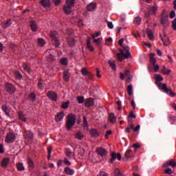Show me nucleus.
Listing matches in <instances>:
<instances>
[{
	"mask_svg": "<svg viewBox=\"0 0 176 176\" xmlns=\"http://www.w3.org/2000/svg\"><path fill=\"white\" fill-rule=\"evenodd\" d=\"M173 167L174 168V167H175V161H174V159H171L170 160L165 162L163 164V167H168L170 166Z\"/></svg>",
	"mask_w": 176,
	"mask_h": 176,
	"instance_id": "nucleus-20",
	"label": "nucleus"
},
{
	"mask_svg": "<svg viewBox=\"0 0 176 176\" xmlns=\"http://www.w3.org/2000/svg\"><path fill=\"white\" fill-rule=\"evenodd\" d=\"M75 137L77 140H82L83 138V134H82L80 132H78Z\"/></svg>",
	"mask_w": 176,
	"mask_h": 176,
	"instance_id": "nucleus-48",
	"label": "nucleus"
},
{
	"mask_svg": "<svg viewBox=\"0 0 176 176\" xmlns=\"http://www.w3.org/2000/svg\"><path fill=\"white\" fill-rule=\"evenodd\" d=\"M85 105L87 108H90V107H93L94 105V100L91 98L86 99L85 100Z\"/></svg>",
	"mask_w": 176,
	"mask_h": 176,
	"instance_id": "nucleus-18",
	"label": "nucleus"
},
{
	"mask_svg": "<svg viewBox=\"0 0 176 176\" xmlns=\"http://www.w3.org/2000/svg\"><path fill=\"white\" fill-rule=\"evenodd\" d=\"M77 101L78 104H83V101H85V98H83L82 96H78Z\"/></svg>",
	"mask_w": 176,
	"mask_h": 176,
	"instance_id": "nucleus-51",
	"label": "nucleus"
},
{
	"mask_svg": "<svg viewBox=\"0 0 176 176\" xmlns=\"http://www.w3.org/2000/svg\"><path fill=\"white\" fill-rule=\"evenodd\" d=\"M14 75L16 79H21L23 78V75L19 72H14Z\"/></svg>",
	"mask_w": 176,
	"mask_h": 176,
	"instance_id": "nucleus-44",
	"label": "nucleus"
},
{
	"mask_svg": "<svg viewBox=\"0 0 176 176\" xmlns=\"http://www.w3.org/2000/svg\"><path fill=\"white\" fill-rule=\"evenodd\" d=\"M43 87H43L42 78H40L38 83V88L40 89L41 90H43Z\"/></svg>",
	"mask_w": 176,
	"mask_h": 176,
	"instance_id": "nucleus-46",
	"label": "nucleus"
},
{
	"mask_svg": "<svg viewBox=\"0 0 176 176\" xmlns=\"http://www.w3.org/2000/svg\"><path fill=\"white\" fill-rule=\"evenodd\" d=\"M16 137L17 136L16 133H14V132H9L7 133L6 136L5 141L7 144H13V142L16 141Z\"/></svg>",
	"mask_w": 176,
	"mask_h": 176,
	"instance_id": "nucleus-6",
	"label": "nucleus"
},
{
	"mask_svg": "<svg viewBox=\"0 0 176 176\" xmlns=\"http://www.w3.org/2000/svg\"><path fill=\"white\" fill-rule=\"evenodd\" d=\"M123 42H124V38H121L118 41V45H120V46H122V48H123L124 46H125V45H123Z\"/></svg>",
	"mask_w": 176,
	"mask_h": 176,
	"instance_id": "nucleus-62",
	"label": "nucleus"
},
{
	"mask_svg": "<svg viewBox=\"0 0 176 176\" xmlns=\"http://www.w3.org/2000/svg\"><path fill=\"white\" fill-rule=\"evenodd\" d=\"M155 53L150 54V61L154 66V72H157L160 69L159 65H156V58H155Z\"/></svg>",
	"mask_w": 176,
	"mask_h": 176,
	"instance_id": "nucleus-9",
	"label": "nucleus"
},
{
	"mask_svg": "<svg viewBox=\"0 0 176 176\" xmlns=\"http://www.w3.org/2000/svg\"><path fill=\"white\" fill-rule=\"evenodd\" d=\"M75 5V0H67L65 2V6L63 7V10L65 14H71L72 12V8Z\"/></svg>",
	"mask_w": 176,
	"mask_h": 176,
	"instance_id": "nucleus-3",
	"label": "nucleus"
},
{
	"mask_svg": "<svg viewBox=\"0 0 176 176\" xmlns=\"http://www.w3.org/2000/svg\"><path fill=\"white\" fill-rule=\"evenodd\" d=\"M165 174H168V175H171L173 174V170L171 168H167L164 170Z\"/></svg>",
	"mask_w": 176,
	"mask_h": 176,
	"instance_id": "nucleus-56",
	"label": "nucleus"
},
{
	"mask_svg": "<svg viewBox=\"0 0 176 176\" xmlns=\"http://www.w3.org/2000/svg\"><path fill=\"white\" fill-rule=\"evenodd\" d=\"M109 119L111 123H116V116H115V113H111Z\"/></svg>",
	"mask_w": 176,
	"mask_h": 176,
	"instance_id": "nucleus-30",
	"label": "nucleus"
},
{
	"mask_svg": "<svg viewBox=\"0 0 176 176\" xmlns=\"http://www.w3.org/2000/svg\"><path fill=\"white\" fill-rule=\"evenodd\" d=\"M28 165L29 170H34L35 168V164L34 163V161L30 157L28 158Z\"/></svg>",
	"mask_w": 176,
	"mask_h": 176,
	"instance_id": "nucleus-23",
	"label": "nucleus"
},
{
	"mask_svg": "<svg viewBox=\"0 0 176 176\" xmlns=\"http://www.w3.org/2000/svg\"><path fill=\"white\" fill-rule=\"evenodd\" d=\"M65 155H66L67 157H69V159L75 157V153L72 152V151H71L69 148L65 149Z\"/></svg>",
	"mask_w": 176,
	"mask_h": 176,
	"instance_id": "nucleus-19",
	"label": "nucleus"
},
{
	"mask_svg": "<svg viewBox=\"0 0 176 176\" xmlns=\"http://www.w3.org/2000/svg\"><path fill=\"white\" fill-rule=\"evenodd\" d=\"M29 98H30L32 101H35V100H36V95H35V93L32 92L29 95Z\"/></svg>",
	"mask_w": 176,
	"mask_h": 176,
	"instance_id": "nucleus-43",
	"label": "nucleus"
},
{
	"mask_svg": "<svg viewBox=\"0 0 176 176\" xmlns=\"http://www.w3.org/2000/svg\"><path fill=\"white\" fill-rule=\"evenodd\" d=\"M157 5L150 6L148 7L147 12L145 13V17H149L150 16H156V12H157Z\"/></svg>",
	"mask_w": 176,
	"mask_h": 176,
	"instance_id": "nucleus-5",
	"label": "nucleus"
},
{
	"mask_svg": "<svg viewBox=\"0 0 176 176\" xmlns=\"http://www.w3.org/2000/svg\"><path fill=\"white\" fill-rule=\"evenodd\" d=\"M169 120H170V122L173 124V123H175L176 122V118L175 116H170L169 117Z\"/></svg>",
	"mask_w": 176,
	"mask_h": 176,
	"instance_id": "nucleus-55",
	"label": "nucleus"
},
{
	"mask_svg": "<svg viewBox=\"0 0 176 176\" xmlns=\"http://www.w3.org/2000/svg\"><path fill=\"white\" fill-rule=\"evenodd\" d=\"M168 21V16H162L160 20L161 24H166Z\"/></svg>",
	"mask_w": 176,
	"mask_h": 176,
	"instance_id": "nucleus-41",
	"label": "nucleus"
},
{
	"mask_svg": "<svg viewBox=\"0 0 176 176\" xmlns=\"http://www.w3.org/2000/svg\"><path fill=\"white\" fill-rule=\"evenodd\" d=\"M82 125L85 129H89V123L87 122L86 116L83 117Z\"/></svg>",
	"mask_w": 176,
	"mask_h": 176,
	"instance_id": "nucleus-37",
	"label": "nucleus"
},
{
	"mask_svg": "<svg viewBox=\"0 0 176 176\" xmlns=\"http://www.w3.org/2000/svg\"><path fill=\"white\" fill-rule=\"evenodd\" d=\"M96 152L98 153V155H100V156H101L102 157L108 155V151H107L105 148H96Z\"/></svg>",
	"mask_w": 176,
	"mask_h": 176,
	"instance_id": "nucleus-15",
	"label": "nucleus"
},
{
	"mask_svg": "<svg viewBox=\"0 0 176 176\" xmlns=\"http://www.w3.org/2000/svg\"><path fill=\"white\" fill-rule=\"evenodd\" d=\"M71 78V73H69L68 71L63 72V80L65 82H69Z\"/></svg>",
	"mask_w": 176,
	"mask_h": 176,
	"instance_id": "nucleus-22",
	"label": "nucleus"
},
{
	"mask_svg": "<svg viewBox=\"0 0 176 176\" xmlns=\"http://www.w3.org/2000/svg\"><path fill=\"white\" fill-rule=\"evenodd\" d=\"M16 168L18 171H24V170H25V168L24 167L23 163H18L16 164Z\"/></svg>",
	"mask_w": 176,
	"mask_h": 176,
	"instance_id": "nucleus-34",
	"label": "nucleus"
},
{
	"mask_svg": "<svg viewBox=\"0 0 176 176\" xmlns=\"http://www.w3.org/2000/svg\"><path fill=\"white\" fill-rule=\"evenodd\" d=\"M81 74L84 76H86V75H89V72L87 71V69H86V67H83L81 69Z\"/></svg>",
	"mask_w": 176,
	"mask_h": 176,
	"instance_id": "nucleus-45",
	"label": "nucleus"
},
{
	"mask_svg": "<svg viewBox=\"0 0 176 176\" xmlns=\"http://www.w3.org/2000/svg\"><path fill=\"white\" fill-rule=\"evenodd\" d=\"M98 176H109V175H108V173H107L104 171H101V172L99 173Z\"/></svg>",
	"mask_w": 176,
	"mask_h": 176,
	"instance_id": "nucleus-59",
	"label": "nucleus"
},
{
	"mask_svg": "<svg viewBox=\"0 0 176 176\" xmlns=\"http://www.w3.org/2000/svg\"><path fill=\"white\" fill-rule=\"evenodd\" d=\"M68 43L69 46H74L75 45V39L74 38H69Z\"/></svg>",
	"mask_w": 176,
	"mask_h": 176,
	"instance_id": "nucleus-50",
	"label": "nucleus"
},
{
	"mask_svg": "<svg viewBox=\"0 0 176 176\" xmlns=\"http://www.w3.org/2000/svg\"><path fill=\"white\" fill-rule=\"evenodd\" d=\"M75 122H76V119L75 118V116L74 114H70L67 117V120L66 122V127L69 131L72 127H74V125L75 124Z\"/></svg>",
	"mask_w": 176,
	"mask_h": 176,
	"instance_id": "nucleus-4",
	"label": "nucleus"
},
{
	"mask_svg": "<svg viewBox=\"0 0 176 176\" xmlns=\"http://www.w3.org/2000/svg\"><path fill=\"white\" fill-rule=\"evenodd\" d=\"M94 43H96V45H100V43H101V38L94 39Z\"/></svg>",
	"mask_w": 176,
	"mask_h": 176,
	"instance_id": "nucleus-60",
	"label": "nucleus"
},
{
	"mask_svg": "<svg viewBox=\"0 0 176 176\" xmlns=\"http://www.w3.org/2000/svg\"><path fill=\"white\" fill-rule=\"evenodd\" d=\"M169 16H170V19H174V17H175V11L172 10L170 12Z\"/></svg>",
	"mask_w": 176,
	"mask_h": 176,
	"instance_id": "nucleus-58",
	"label": "nucleus"
},
{
	"mask_svg": "<svg viewBox=\"0 0 176 176\" xmlns=\"http://www.w3.org/2000/svg\"><path fill=\"white\" fill-rule=\"evenodd\" d=\"M87 49H89L90 52H94V47L91 45H87Z\"/></svg>",
	"mask_w": 176,
	"mask_h": 176,
	"instance_id": "nucleus-64",
	"label": "nucleus"
},
{
	"mask_svg": "<svg viewBox=\"0 0 176 176\" xmlns=\"http://www.w3.org/2000/svg\"><path fill=\"white\" fill-rule=\"evenodd\" d=\"M5 89L8 93H10V94H13V93L16 91V88L14 87V85L9 82L6 83Z\"/></svg>",
	"mask_w": 176,
	"mask_h": 176,
	"instance_id": "nucleus-10",
	"label": "nucleus"
},
{
	"mask_svg": "<svg viewBox=\"0 0 176 176\" xmlns=\"http://www.w3.org/2000/svg\"><path fill=\"white\" fill-rule=\"evenodd\" d=\"M96 9H97V3H91L87 6V10L88 12H94Z\"/></svg>",
	"mask_w": 176,
	"mask_h": 176,
	"instance_id": "nucleus-21",
	"label": "nucleus"
},
{
	"mask_svg": "<svg viewBox=\"0 0 176 176\" xmlns=\"http://www.w3.org/2000/svg\"><path fill=\"white\" fill-rule=\"evenodd\" d=\"M155 80H156V83L158 85L159 89H161V90H163V91L164 93H166V94H168V96H170V97H175V93L173 92V90H171V88H167V85L160 82H162L163 78L160 74L155 75ZM157 80L159 82H157Z\"/></svg>",
	"mask_w": 176,
	"mask_h": 176,
	"instance_id": "nucleus-1",
	"label": "nucleus"
},
{
	"mask_svg": "<svg viewBox=\"0 0 176 176\" xmlns=\"http://www.w3.org/2000/svg\"><path fill=\"white\" fill-rule=\"evenodd\" d=\"M125 160H130V159H133V151H131V147H129L127 151L124 154Z\"/></svg>",
	"mask_w": 176,
	"mask_h": 176,
	"instance_id": "nucleus-12",
	"label": "nucleus"
},
{
	"mask_svg": "<svg viewBox=\"0 0 176 176\" xmlns=\"http://www.w3.org/2000/svg\"><path fill=\"white\" fill-rule=\"evenodd\" d=\"M30 27L33 32H36L38 30V25L36 24V22H35L34 21H30Z\"/></svg>",
	"mask_w": 176,
	"mask_h": 176,
	"instance_id": "nucleus-26",
	"label": "nucleus"
},
{
	"mask_svg": "<svg viewBox=\"0 0 176 176\" xmlns=\"http://www.w3.org/2000/svg\"><path fill=\"white\" fill-rule=\"evenodd\" d=\"M146 32L150 41H153V38H155V36H153V33L152 32V30L151 29H147Z\"/></svg>",
	"mask_w": 176,
	"mask_h": 176,
	"instance_id": "nucleus-33",
	"label": "nucleus"
},
{
	"mask_svg": "<svg viewBox=\"0 0 176 176\" xmlns=\"http://www.w3.org/2000/svg\"><path fill=\"white\" fill-rule=\"evenodd\" d=\"M120 53L117 54V57L119 61H123L124 58H131V53H130V47L124 46L123 50H120Z\"/></svg>",
	"mask_w": 176,
	"mask_h": 176,
	"instance_id": "nucleus-2",
	"label": "nucleus"
},
{
	"mask_svg": "<svg viewBox=\"0 0 176 176\" xmlns=\"http://www.w3.org/2000/svg\"><path fill=\"white\" fill-rule=\"evenodd\" d=\"M133 23L136 25H140V24H141V18L140 16H136L133 20Z\"/></svg>",
	"mask_w": 176,
	"mask_h": 176,
	"instance_id": "nucleus-39",
	"label": "nucleus"
},
{
	"mask_svg": "<svg viewBox=\"0 0 176 176\" xmlns=\"http://www.w3.org/2000/svg\"><path fill=\"white\" fill-rule=\"evenodd\" d=\"M45 40H43V38H38V46H45Z\"/></svg>",
	"mask_w": 176,
	"mask_h": 176,
	"instance_id": "nucleus-47",
	"label": "nucleus"
},
{
	"mask_svg": "<svg viewBox=\"0 0 176 176\" xmlns=\"http://www.w3.org/2000/svg\"><path fill=\"white\" fill-rule=\"evenodd\" d=\"M127 91H128L129 96H131L133 94V85H128Z\"/></svg>",
	"mask_w": 176,
	"mask_h": 176,
	"instance_id": "nucleus-42",
	"label": "nucleus"
},
{
	"mask_svg": "<svg viewBox=\"0 0 176 176\" xmlns=\"http://www.w3.org/2000/svg\"><path fill=\"white\" fill-rule=\"evenodd\" d=\"M107 27L109 28H110V30H112V28H113V23H112V22H107Z\"/></svg>",
	"mask_w": 176,
	"mask_h": 176,
	"instance_id": "nucleus-61",
	"label": "nucleus"
},
{
	"mask_svg": "<svg viewBox=\"0 0 176 176\" xmlns=\"http://www.w3.org/2000/svg\"><path fill=\"white\" fill-rule=\"evenodd\" d=\"M22 67L25 71V72H28V74H31V69H30V67L27 65V64L23 63L22 65Z\"/></svg>",
	"mask_w": 176,
	"mask_h": 176,
	"instance_id": "nucleus-36",
	"label": "nucleus"
},
{
	"mask_svg": "<svg viewBox=\"0 0 176 176\" xmlns=\"http://www.w3.org/2000/svg\"><path fill=\"white\" fill-rule=\"evenodd\" d=\"M111 160H109V163H113V162H115V160H116V159H118V160L120 161L122 160V155L120 153H118L116 154V153L115 152H112L111 154Z\"/></svg>",
	"mask_w": 176,
	"mask_h": 176,
	"instance_id": "nucleus-11",
	"label": "nucleus"
},
{
	"mask_svg": "<svg viewBox=\"0 0 176 176\" xmlns=\"http://www.w3.org/2000/svg\"><path fill=\"white\" fill-rule=\"evenodd\" d=\"M64 116H65V114L64 113V111H60L56 114L55 116V122H61L63 119H64Z\"/></svg>",
	"mask_w": 176,
	"mask_h": 176,
	"instance_id": "nucleus-17",
	"label": "nucleus"
},
{
	"mask_svg": "<svg viewBox=\"0 0 176 176\" xmlns=\"http://www.w3.org/2000/svg\"><path fill=\"white\" fill-rule=\"evenodd\" d=\"M47 96L50 98V100H52V101H57V94H56L53 91H50Z\"/></svg>",
	"mask_w": 176,
	"mask_h": 176,
	"instance_id": "nucleus-13",
	"label": "nucleus"
},
{
	"mask_svg": "<svg viewBox=\"0 0 176 176\" xmlns=\"http://www.w3.org/2000/svg\"><path fill=\"white\" fill-rule=\"evenodd\" d=\"M124 78H126L127 83H130V82L133 80V76L130 75V72H129V70H126L124 74L123 73H120L121 80H124Z\"/></svg>",
	"mask_w": 176,
	"mask_h": 176,
	"instance_id": "nucleus-8",
	"label": "nucleus"
},
{
	"mask_svg": "<svg viewBox=\"0 0 176 176\" xmlns=\"http://www.w3.org/2000/svg\"><path fill=\"white\" fill-rule=\"evenodd\" d=\"M77 24L78 25V27H83V21L82 20H78L77 22Z\"/></svg>",
	"mask_w": 176,
	"mask_h": 176,
	"instance_id": "nucleus-63",
	"label": "nucleus"
},
{
	"mask_svg": "<svg viewBox=\"0 0 176 176\" xmlns=\"http://www.w3.org/2000/svg\"><path fill=\"white\" fill-rule=\"evenodd\" d=\"M78 157L80 159V157H83L85 156V149L80 148L78 150Z\"/></svg>",
	"mask_w": 176,
	"mask_h": 176,
	"instance_id": "nucleus-35",
	"label": "nucleus"
},
{
	"mask_svg": "<svg viewBox=\"0 0 176 176\" xmlns=\"http://www.w3.org/2000/svg\"><path fill=\"white\" fill-rule=\"evenodd\" d=\"M41 3L44 8H47L50 5V0H41Z\"/></svg>",
	"mask_w": 176,
	"mask_h": 176,
	"instance_id": "nucleus-32",
	"label": "nucleus"
},
{
	"mask_svg": "<svg viewBox=\"0 0 176 176\" xmlns=\"http://www.w3.org/2000/svg\"><path fill=\"white\" fill-rule=\"evenodd\" d=\"M161 36V41H162L164 46H168V45H170V38H168V36H167V35L166 34H164L163 36Z\"/></svg>",
	"mask_w": 176,
	"mask_h": 176,
	"instance_id": "nucleus-14",
	"label": "nucleus"
},
{
	"mask_svg": "<svg viewBox=\"0 0 176 176\" xmlns=\"http://www.w3.org/2000/svg\"><path fill=\"white\" fill-rule=\"evenodd\" d=\"M60 63L62 65H67V64H68V60L66 58H63L60 59Z\"/></svg>",
	"mask_w": 176,
	"mask_h": 176,
	"instance_id": "nucleus-53",
	"label": "nucleus"
},
{
	"mask_svg": "<svg viewBox=\"0 0 176 176\" xmlns=\"http://www.w3.org/2000/svg\"><path fill=\"white\" fill-rule=\"evenodd\" d=\"M18 116L19 120H21V122H27V117L25 116V115H24V113H23V112H18Z\"/></svg>",
	"mask_w": 176,
	"mask_h": 176,
	"instance_id": "nucleus-27",
	"label": "nucleus"
},
{
	"mask_svg": "<svg viewBox=\"0 0 176 176\" xmlns=\"http://www.w3.org/2000/svg\"><path fill=\"white\" fill-rule=\"evenodd\" d=\"M114 175L115 176H124L122 174V173H120V170L119 169H115Z\"/></svg>",
	"mask_w": 176,
	"mask_h": 176,
	"instance_id": "nucleus-52",
	"label": "nucleus"
},
{
	"mask_svg": "<svg viewBox=\"0 0 176 176\" xmlns=\"http://www.w3.org/2000/svg\"><path fill=\"white\" fill-rule=\"evenodd\" d=\"M25 133H26V135L28 136V138H33V137H34V133H32V132H31V131H27L26 132H25Z\"/></svg>",
	"mask_w": 176,
	"mask_h": 176,
	"instance_id": "nucleus-54",
	"label": "nucleus"
},
{
	"mask_svg": "<svg viewBox=\"0 0 176 176\" xmlns=\"http://www.w3.org/2000/svg\"><path fill=\"white\" fill-rule=\"evenodd\" d=\"M63 162H64L65 164H66L67 166H71V164H72V163H71V162H69V161L68 160V159H67L66 157L64 158Z\"/></svg>",
	"mask_w": 176,
	"mask_h": 176,
	"instance_id": "nucleus-57",
	"label": "nucleus"
},
{
	"mask_svg": "<svg viewBox=\"0 0 176 176\" xmlns=\"http://www.w3.org/2000/svg\"><path fill=\"white\" fill-rule=\"evenodd\" d=\"M2 110L6 113V115H7V116H9L10 111H9V109H8V107L6 105H3L2 106Z\"/></svg>",
	"mask_w": 176,
	"mask_h": 176,
	"instance_id": "nucleus-38",
	"label": "nucleus"
},
{
	"mask_svg": "<svg viewBox=\"0 0 176 176\" xmlns=\"http://www.w3.org/2000/svg\"><path fill=\"white\" fill-rule=\"evenodd\" d=\"M69 106V101H67L66 102H63L61 105V107L63 108V109H67V108H68Z\"/></svg>",
	"mask_w": 176,
	"mask_h": 176,
	"instance_id": "nucleus-49",
	"label": "nucleus"
},
{
	"mask_svg": "<svg viewBox=\"0 0 176 176\" xmlns=\"http://www.w3.org/2000/svg\"><path fill=\"white\" fill-rule=\"evenodd\" d=\"M140 127L141 126L140 125H138L137 126L134 127V124H131V130H133L134 131V133H137V131H138V130H140Z\"/></svg>",
	"mask_w": 176,
	"mask_h": 176,
	"instance_id": "nucleus-40",
	"label": "nucleus"
},
{
	"mask_svg": "<svg viewBox=\"0 0 176 176\" xmlns=\"http://www.w3.org/2000/svg\"><path fill=\"white\" fill-rule=\"evenodd\" d=\"M89 134H91V137H99L100 131L96 129H91L89 131Z\"/></svg>",
	"mask_w": 176,
	"mask_h": 176,
	"instance_id": "nucleus-24",
	"label": "nucleus"
},
{
	"mask_svg": "<svg viewBox=\"0 0 176 176\" xmlns=\"http://www.w3.org/2000/svg\"><path fill=\"white\" fill-rule=\"evenodd\" d=\"M109 65L111 67L113 71H116V64L115 63V60L110 59L109 60Z\"/></svg>",
	"mask_w": 176,
	"mask_h": 176,
	"instance_id": "nucleus-29",
	"label": "nucleus"
},
{
	"mask_svg": "<svg viewBox=\"0 0 176 176\" xmlns=\"http://www.w3.org/2000/svg\"><path fill=\"white\" fill-rule=\"evenodd\" d=\"M50 36L51 39L54 41V46H56V47H58L60 45V41H58V33H57L56 31L52 30L50 32Z\"/></svg>",
	"mask_w": 176,
	"mask_h": 176,
	"instance_id": "nucleus-7",
	"label": "nucleus"
},
{
	"mask_svg": "<svg viewBox=\"0 0 176 176\" xmlns=\"http://www.w3.org/2000/svg\"><path fill=\"white\" fill-rule=\"evenodd\" d=\"M12 24V19H7L1 22V27L2 28H9V27H10Z\"/></svg>",
	"mask_w": 176,
	"mask_h": 176,
	"instance_id": "nucleus-16",
	"label": "nucleus"
},
{
	"mask_svg": "<svg viewBox=\"0 0 176 176\" xmlns=\"http://www.w3.org/2000/svg\"><path fill=\"white\" fill-rule=\"evenodd\" d=\"M161 72L164 74V75H170L171 74V70L167 69L166 66L163 65L161 69Z\"/></svg>",
	"mask_w": 176,
	"mask_h": 176,
	"instance_id": "nucleus-28",
	"label": "nucleus"
},
{
	"mask_svg": "<svg viewBox=\"0 0 176 176\" xmlns=\"http://www.w3.org/2000/svg\"><path fill=\"white\" fill-rule=\"evenodd\" d=\"M9 162H10V160L9 158H5L1 162V166L5 168L8 167V164H9Z\"/></svg>",
	"mask_w": 176,
	"mask_h": 176,
	"instance_id": "nucleus-31",
	"label": "nucleus"
},
{
	"mask_svg": "<svg viewBox=\"0 0 176 176\" xmlns=\"http://www.w3.org/2000/svg\"><path fill=\"white\" fill-rule=\"evenodd\" d=\"M64 171L67 175H74L75 174V170L69 167H65Z\"/></svg>",
	"mask_w": 176,
	"mask_h": 176,
	"instance_id": "nucleus-25",
	"label": "nucleus"
}]
</instances>
